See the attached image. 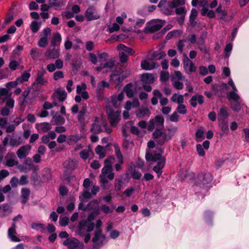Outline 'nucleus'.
Returning <instances> with one entry per match:
<instances>
[{"instance_id":"f257e3e1","label":"nucleus","mask_w":249,"mask_h":249,"mask_svg":"<svg viewBox=\"0 0 249 249\" xmlns=\"http://www.w3.org/2000/svg\"><path fill=\"white\" fill-rule=\"evenodd\" d=\"M115 160V159L113 157H110L105 160L104 167L100 175V182L104 189H107L111 186V184L108 183L107 179L112 180L114 178V174L112 172V164L114 163Z\"/></svg>"},{"instance_id":"f03ea898","label":"nucleus","mask_w":249,"mask_h":249,"mask_svg":"<svg viewBox=\"0 0 249 249\" xmlns=\"http://www.w3.org/2000/svg\"><path fill=\"white\" fill-rule=\"evenodd\" d=\"M228 84L232 89L231 91H229L227 94V98L231 104V107L234 111H239L243 105L242 100L237 93L238 89L231 78H229Z\"/></svg>"},{"instance_id":"7ed1b4c3","label":"nucleus","mask_w":249,"mask_h":249,"mask_svg":"<svg viewBox=\"0 0 249 249\" xmlns=\"http://www.w3.org/2000/svg\"><path fill=\"white\" fill-rule=\"evenodd\" d=\"M159 153L153 154L152 153H147L145 155L146 160L148 161L157 162V165L153 167V170L158 174L159 177L162 174V169L165 165V160L161 156V149H158Z\"/></svg>"},{"instance_id":"20e7f679","label":"nucleus","mask_w":249,"mask_h":249,"mask_svg":"<svg viewBox=\"0 0 249 249\" xmlns=\"http://www.w3.org/2000/svg\"><path fill=\"white\" fill-rule=\"evenodd\" d=\"M177 128L174 127L169 129L170 135H168L166 133L162 132L160 130H156L153 134V137L156 142L160 145H162L166 141L170 140L177 131Z\"/></svg>"},{"instance_id":"39448f33","label":"nucleus","mask_w":249,"mask_h":249,"mask_svg":"<svg viewBox=\"0 0 249 249\" xmlns=\"http://www.w3.org/2000/svg\"><path fill=\"white\" fill-rule=\"evenodd\" d=\"M93 123L90 128V131L94 134L99 133L102 131V127H104L106 131L109 134L112 132L111 128L107 127L104 121L99 118L95 117L93 120Z\"/></svg>"},{"instance_id":"423d86ee","label":"nucleus","mask_w":249,"mask_h":249,"mask_svg":"<svg viewBox=\"0 0 249 249\" xmlns=\"http://www.w3.org/2000/svg\"><path fill=\"white\" fill-rule=\"evenodd\" d=\"M106 111L111 126H116L121 119V111H115L108 106H107Z\"/></svg>"},{"instance_id":"0eeeda50","label":"nucleus","mask_w":249,"mask_h":249,"mask_svg":"<svg viewBox=\"0 0 249 249\" xmlns=\"http://www.w3.org/2000/svg\"><path fill=\"white\" fill-rule=\"evenodd\" d=\"M164 119L161 116H157L155 119H151L148 125V129L150 131H153L154 128L156 130H160L163 128Z\"/></svg>"},{"instance_id":"6e6552de","label":"nucleus","mask_w":249,"mask_h":249,"mask_svg":"<svg viewBox=\"0 0 249 249\" xmlns=\"http://www.w3.org/2000/svg\"><path fill=\"white\" fill-rule=\"evenodd\" d=\"M63 245L69 249H84V244L75 238H68L63 242Z\"/></svg>"},{"instance_id":"1a4fd4ad","label":"nucleus","mask_w":249,"mask_h":249,"mask_svg":"<svg viewBox=\"0 0 249 249\" xmlns=\"http://www.w3.org/2000/svg\"><path fill=\"white\" fill-rule=\"evenodd\" d=\"M164 22L162 20H155L151 21L143 30L144 33H154L160 30Z\"/></svg>"},{"instance_id":"9d476101","label":"nucleus","mask_w":249,"mask_h":249,"mask_svg":"<svg viewBox=\"0 0 249 249\" xmlns=\"http://www.w3.org/2000/svg\"><path fill=\"white\" fill-rule=\"evenodd\" d=\"M212 180V176L209 173H201L198 175L197 185L201 187H205Z\"/></svg>"},{"instance_id":"9b49d317","label":"nucleus","mask_w":249,"mask_h":249,"mask_svg":"<svg viewBox=\"0 0 249 249\" xmlns=\"http://www.w3.org/2000/svg\"><path fill=\"white\" fill-rule=\"evenodd\" d=\"M86 228V231L88 232L92 231L94 228V223L90 222V221H81L79 222L78 227V233L82 235L83 234V233L85 231Z\"/></svg>"},{"instance_id":"f8f14e48","label":"nucleus","mask_w":249,"mask_h":249,"mask_svg":"<svg viewBox=\"0 0 249 249\" xmlns=\"http://www.w3.org/2000/svg\"><path fill=\"white\" fill-rule=\"evenodd\" d=\"M18 168L21 172L27 173L32 169L37 170L38 167L37 165H35L33 164L32 160L29 159V160H25L22 165L18 166Z\"/></svg>"},{"instance_id":"ddd939ff","label":"nucleus","mask_w":249,"mask_h":249,"mask_svg":"<svg viewBox=\"0 0 249 249\" xmlns=\"http://www.w3.org/2000/svg\"><path fill=\"white\" fill-rule=\"evenodd\" d=\"M5 101V106L1 110V115L3 116L9 115L10 113L12 111L14 106V100L10 97H8Z\"/></svg>"},{"instance_id":"4468645a","label":"nucleus","mask_w":249,"mask_h":249,"mask_svg":"<svg viewBox=\"0 0 249 249\" xmlns=\"http://www.w3.org/2000/svg\"><path fill=\"white\" fill-rule=\"evenodd\" d=\"M85 17L88 21L96 20L100 17V15L93 6H90L87 9Z\"/></svg>"},{"instance_id":"2eb2a0df","label":"nucleus","mask_w":249,"mask_h":249,"mask_svg":"<svg viewBox=\"0 0 249 249\" xmlns=\"http://www.w3.org/2000/svg\"><path fill=\"white\" fill-rule=\"evenodd\" d=\"M10 135H8L5 137L2 142L4 146H6L9 141V144L12 147L18 146L21 143V138L20 137L17 138L11 137L9 139Z\"/></svg>"},{"instance_id":"dca6fc26","label":"nucleus","mask_w":249,"mask_h":249,"mask_svg":"<svg viewBox=\"0 0 249 249\" xmlns=\"http://www.w3.org/2000/svg\"><path fill=\"white\" fill-rule=\"evenodd\" d=\"M92 242L97 246H102L106 242V237L102 233L101 230L95 231Z\"/></svg>"},{"instance_id":"f3484780","label":"nucleus","mask_w":249,"mask_h":249,"mask_svg":"<svg viewBox=\"0 0 249 249\" xmlns=\"http://www.w3.org/2000/svg\"><path fill=\"white\" fill-rule=\"evenodd\" d=\"M166 56V53L164 52L160 53L150 52L147 55L146 60H144L142 62H147V61H158L162 60Z\"/></svg>"},{"instance_id":"a211bd4d","label":"nucleus","mask_w":249,"mask_h":249,"mask_svg":"<svg viewBox=\"0 0 249 249\" xmlns=\"http://www.w3.org/2000/svg\"><path fill=\"white\" fill-rule=\"evenodd\" d=\"M126 174L128 176H130L133 179H139L142 175L138 171L136 170V166L134 164H131V165L128 168Z\"/></svg>"},{"instance_id":"6ab92c4d","label":"nucleus","mask_w":249,"mask_h":249,"mask_svg":"<svg viewBox=\"0 0 249 249\" xmlns=\"http://www.w3.org/2000/svg\"><path fill=\"white\" fill-rule=\"evenodd\" d=\"M31 149V146L26 144L20 147L17 151V155L20 159H23L27 156Z\"/></svg>"},{"instance_id":"aec40b11","label":"nucleus","mask_w":249,"mask_h":249,"mask_svg":"<svg viewBox=\"0 0 249 249\" xmlns=\"http://www.w3.org/2000/svg\"><path fill=\"white\" fill-rule=\"evenodd\" d=\"M15 154L14 153H8L6 157V165L8 167H13L18 164V161L15 160Z\"/></svg>"},{"instance_id":"412c9836","label":"nucleus","mask_w":249,"mask_h":249,"mask_svg":"<svg viewBox=\"0 0 249 249\" xmlns=\"http://www.w3.org/2000/svg\"><path fill=\"white\" fill-rule=\"evenodd\" d=\"M44 69H41L37 71V76L36 82L39 84L43 85H46L48 83V80L43 77L44 75L46 73Z\"/></svg>"},{"instance_id":"4be33fe9","label":"nucleus","mask_w":249,"mask_h":249,"mask_svg":"<svg viewBox=\"0 0 249 249\" xmlns=\"http://www.w3.org/2000/svg\"><path fill=\"white\" fill-rule=\"evenodd\" d=\"M124 94L123 92L118 95H114L111 97V103L115 108H117L120 106V102L124 99Z\"/></svg>"},{"instance_id":"5701e85b","label":"nucleus","mask_w":249,"mask_h":249,"mask_svg":"<svg viewBox=\"0 0 249 249\" xmlns=\"http://www.w3.org/2000/svg\"><path fill=\"white\" fill-rule=\"evenodd\" d=\"M53 95L58 100L62 102L66 98L67 94L63 89L59 88L55 90Z\"/></svg>"},{"instance_id":"b1692460","label":"nucleus","mask_w":249,"mask_h":249,"mask_svg":"<svg viewBox=\"0 0 249 249\" xmlns=\"http://www.w3.org/2000/svg\"><path fill=\"white\" fill-rule=\"evenodd\" d=\"M36 128L39 132H46L52 128V125L49 123H42L36 124Z\"/></svg>"},{"instance_id":"393cba45","label":"nucleus","mask_w":249,"mask_h":249,"mask_svg":"<svg viewBox=\"0 0 249 249\" xmlns=\"http://www.w3.org/2000/svg\"><path fill=\"white\" fill-rule=\"evenodd\" d=\"M203 102V96L199 94L193 96L190 100V104L193 107H196L197 104L202 105Z\"/></svg>"},{"instance_id":"a878e982","label":"nucleus","mask_w":249,"mask_h":249,"mask_svg":"<svg viewBox=\"0 0 249 249\" xmlns=\"http://www.w3.org/2000/svg\"><path fill=\"white\" fill-rule=\"evenodd\" d=\"M150 114V110L147 108H139L136 111V115L139 118L149 117Z\"/></svg>"},{"instance_id":"bb28decb","label":"nucleus","mask_w":249,"mask_h":249,"mask_svg":"<svg viewBox=\"0 0 249 249\" xmlns=\"http://www.w3.org/2000/svg\"><path fill=\"white\" fill-rule=\"evenodd\" d=\"M15 234L16 225L14 223L12 226L8 230V236L12 241L19 242L20 240L18 237L15 235Z\"/></svg>"},{"instance_id":"cd10ccee","label":"nucleus","mask_w":249,"mask_h":249,"mask_svg":"<svg viewBox=\"0 0 249 249\" xmlns=\"http://www.w3.org/2000/svg\"><path fill=\"white\" fill-rule=\"evenodd\" d=\"M126 76H124L123 73L119 75L118 74L113 73L110 75V79L114 81L117 85L119 84Z\"/></svg>"},{"instance_id":"c85d7f7f","label":"nucleus","mask_w":249,"mask_h":249,"mask_svg":"<svg viewBox=\"0 0 249 249\" xmlns=\"http://www.w3.org/2000/svg\"><path fill=\"white\" fill-rule=\"evenodd\" d=\"M124 91L125 92L126 96L129 98L133 97L135 93L134 88H133L132 84L131 83L127 84L124 87Z\"/></svg>"},{"instance_id":"c756f323","label":"nucleus","mask_w":249,"mask_h":249,"mask_svg":"<svg viewBox=\"0 0 249 249\" xmlns=\"http://www.w3.org/2000/svg\"><path fill=\"white\" fill-rule=\"evenodd\" d=\"M229 114L227 110L225 107H222L219 110L218 113V120L219 122L224 121L225 119L228 117Z\"/></svg>"},{"instance_id":"7c9ffc66","label":"nucleus","mask_w":249,"mask_h":249,"mask_svg":"<svg viewBox=\"0 0 249 249\" xmlns=\"http://www.w3.org/2000/svg\"><path fill=\"white\" fill-rule=\"evenodd\" d=\"M59 55V52L55 49L52 50L48 49L45 53V56L48 58H56Z\"/></svg>"},{"instance_id":"2f4dec72","label":"nucleus","mask_w":249,"mask_h":249,"mask_svg":"<svg viewBox=\"0 0 249 249\" xmlns=\"http://www.w3.org/2000/svg\"><path fill=\"white\" fill-rule=\"evenodd\" d=\"M142 81L146 84H151L154 81L153 76L151 74L145 73L141 76Z\"/></svg>"},{"instance_id":"473e14b6","label":"nucleus","mask_w":249,"mask_h":249,"mask_svg":"<svg viewBox=\"0 0 249 249\" xmlns=\"http://www.w3.org/2000/svg\"><path fill=\"white\" fill-rule=\"evenodd\" d=\"M204 138V129L201 127L197 129L196 133V141L197 142H200L202 141Z\"/></svg>"},{"instance_id":"72a5a7b5","label":"nucleus","mask_w":249,"mask_h":249,"mask_svg":"<svg viewBox=\"0 0 249 249\" xmlns=\"http://www.w3.org/2000/svg\"><path fill=\"white\" fill-rule=\"evenodd\" d=\"M11 212L10 206L7 204H4L0 207V215L1 216H5Z\"/></svg>"},{"instance_id":"f704fd0d","label":"nucleus","mask_w":249,"mask_h":249,"mask_svg":"<svg viewBox=\"0 0 249 249\" xmlns=\"http://www.w3.org/2000/svg\"><path fill=\"white\" fill-rule=\"evenodd\" d=\"M61 41V36L58 33H54L53 35V37L51 41V44L53 46H56L60 44Z\"/></svg>"},{"instance_id":"c9c22d12","label":"nucleus","mask_w":249,"mask_h":249,"mask_svg":"<svg viewBox=\"0 0 249 249\" xmlns=\"http://www.w3.org/2000/svg\"><path fill=\"white\" fill-rule=\"evenodd\" d=\"M81 138V136L79 134L71 135L68 139L67 142L70 145L73 144L80 140Z\"/></svg>"},{"instance_id":"e433bc0d","label":"nucleus","mask_w":249,"mask_h":249,"mask_svg":"<svg viewBox=\"0 0 249 249\" xmlns=\"http://www.w3.org/2000/svg\"><path fill=\"white\" fill-rule=\"evenodd\" d=\"M183 67L185 71L188 73L194 72L196 69V67L194 63H184Z\"/></svg>"},{"instance_id":"4c0bfd02","label":"nucleus","mask_w":249,"mask_h":249,"mask_svg":"<svg viewBox=\"0 0 249 249\" xmlns=\"http://www.w3.org/2000/svg\"><path fill=\"white\" fill-rule=\"evenodd\" d=\"M113 63H102L100 67H97L96 70L97 71H101L103 72H107L108 69H110Z\"/></svg>"},{"instance_id":"58836bf2","label":"nucleus","mask_w":249,"mask_h":249,"mask_svg":"<svg viewBox=\"0 0 249 249\" xmlns=\"http://www.w3.org/2000/svg\"><path fill=\"white\" fill-rule=\"evenodd\" d=\"M63 67V63H50L48 65L47 68L50 72L54 71L56 69H60Z\"/></svg>"},{"instance_id":"ea45409f","label":"nucleus","mask_w":249,"mask_h":249,"mask_svg":"<svg viewBox=\"0 0 249 249\" xmlns=\"http://www.w3.org/2000/svg\"><path fill=\"white\" fill-rule=\"evenodd\" d=\"M115 152L118 161L120 163H124V158L121 152L120 147L118 144H114V145Z\"/></svg>"},{"instance_id":"a19ab883","label":"nucleus","mask_w":249,"mask_h":249,"mask_svg":"<svg viewBox=\"0 0 249 249\" xmlns=\"http://www.w3.org/2000/svg\"><path fill=\"white\" fill-rule=\"evenodd\" d=\"M30 193V190L27 188H23L22 189L21 196L22 199L21 202L23 204H25L27 201Z\"/></svg>"},{"instance_id":"79ce46f5","label":"nucleus","mask_w":249,"mask_h":249,"mask_svg":"<svg viewBox=\"0 0 249 249\" xmlns=\"http://www.w3.org/2000/svg\"><path fill=\"white\" fill-rule=\"evenodd\" d=\"M92 153L90 147L85 149L81 151L80 153V156L83 160H87L89 157V155Z\"/></svg>"},{"instance_id":"37998d69","label":"nucleus","mask_w":249,"mask_h":249,"mask_svg":"<svg viewBox=\"0 0 249 249\" xmlns=\"http://www.w3.org/2000/svg\"><path fill=\"white\" fill-rule=\"evenodd\" d=\"M171 100L173 102L181 104L183 102V96L178 94L175 93L173 94L171 98Z\"/></svg>"},{"instance_id":"c03bdc74","label":"nucleus","mask_w":249,"mask_h":249,"mask_svg":"<svg viewBox=\"0 0 249 249\" xmlns=\"http://www.w3.org/2000/svg\"><path fill=\"white\" fill-rule=\"evenodd\" d=\"M51 122L54 124L58 123L64 124L65 123V119L59 115L55 114L53 116Z\"/></svg>"},{"instance_id":"a18cd8bd","label":"nucleus","mask_w":249,"mask_h":249,"mask_svg":"<svg viewBox=\"0 0 249 249\" xmlns=\"http://www.w3.org/2000/svg\"><path fill=\"white\" fill-rule=\"evenodd\" d=\"M197 11L195 9H193L191 12V15L190 16V20L191 22V24L194 26L196 25V22L195 21V20L196 18V17L197 16Z\"/></svg>"},{"instance_id":"49530a36","label":"nucleus","mask_w":249,"mask_h":249,"mask_svg":"<svg viewBox=\"0 0 249 249\" xmlns=\"http://www.w3.org/2000/svg\"><path fill=\"white\" fill-rule=\"evenodd\" d=\"M185 4L184 0H173L170 2L169 6L171 8H176L179 5Z\"/></svg>"},{"instance_id":"de8ad7c7","label":"nucleus","mask_w":249,"mask_h":249,"mask_svg":"<svg viewBox=\"0 0 249 249\" xmlns=\"http://www.w3.org/2000/svg\"><path fill=\"white\" fill-rule=\"evenodd\" d=\"M144 20L143 19H139L137 22L136 23V24L134 26L135 30L134 31L135 32H136L137 33H140L142 32V31H141L140 28H141L142 25L144 23Z\"/></svg>"},{"instance_id":"09e8293b","label":"nucleus","mask_w":249,"mask_h":249,"mask_svg":"<svg viewBox=\"0 0 249 249\" xmlns=\"http://www.w3.org/2000/svg\"><path fill=\"white\" fill-rule=\"evenodd\" d=\"M86 110L87 107L86 106H84L79 112V114L78 115V120L81 123H82L84 120V115L86 113Z\"/></svg>"},{"instance_id":"8fccbe9b","label":"nucleus","mask_w":249,"mask_h":249,"mask_svg":"<svg viewBox=\"0 0 249 249\" xmlns=\"http://www.w3.org/2000/svg\"><path fill=\"white\" fill-rule=\"evenodd\" d=\"M18 81H20V78H17L16 81L6 83L5 85L6 89L9 91L12 88H15L19 83Z\"/></svg>"},{"instance_id":"3c124183","label":"nucleus","mask_w":249,"mask_h":249,"mask_svg":"<svg viewBox=\"0 0 249 249\" xmlns=\"http://www.w3.org/2000/svg\"><path fill=\"white\" fill-rule=\"evenodd\" d=\"M185 79L182 73L179 71H176L174 72V75L171 78V80H180L183 81Z\"/></svg>"},{"instance_id":"603ef678","label":"nucleus","mask_w":249,"mask_h":249,"mask_svg":"<svg viewBox=\"0 0 249 249\" xmlns=\"http://www.w3.org/2000/svg\"><path fill=\"white\" fill-rule=\"evenodd\" d=\"M5 96V98L3 99L4 101H6L8 97H11V94H9V90L6 88H0V97Z\"/></svg>"},{"instance_id":"864d4df0","label":"nucleus","mask_w":249,"mask_h":249,"mask_svg":"<svg viewBox=\"0 0 249 249\" xmlns=\"http://www.w3.org/2000/svg\"><path fill=\"white\" fill-rule=\"evenodd\" d=\"M219 125L221 128L222 132L225 134H228L229 132V126L227 122L224 121L219 122Z\"/></svg>"},{"instance_id":"5fc2aeb1","label":"nucleus","mask_w":249,"mask_h":249,"mask_svg":"<svg viewBox=\"0 0 249 249\" xmlns=\"http://www.w3.org/2000/svg\"><path fill=\"white\" fill-rule=\"evenodd\" d=\"M105 149L103 147L98 145L95 149L96 153L99 156L100 158H102L105 157Z\"/></svg>"},{"instance_id":"6e6d98bb","label":"nucleus","mask_w":249,"mask_h":249,"mask_svg":"<svg viewBox=\"0 0 249 249\" xmlns=\"http://www.w3.org/2000/svg\"><path fill=\"white\" fill-rule=\"evenodd\" d=\"M198 45L199 49L203 53L207 52V49L206 47L204 44L203 39L202 37L199 38V40L197 43Z\"/></svg>"},{"instance_id":"4d7b16f0","label":"nucleus","mask_w":249,"mask_h":249,"mask_svg":"<svg viewBox=\"0 0 249 249\" xmlns=\"http://www.w3.org/2000/svg\"><path fill=\"white\" fill-rule=\"evenodd\" d=\"M156 63H141V67L145 70H151L155 67Z\"/></svg>"},{"instance_id":"13d9d810","label":"nucleus","mask_w":249,"mask_h":249,"mask_svg":"<svg viewBox=\"0 0 249 249\" xmlns=\"http://www.w3.org/2000/svg\"><path fill=\"white\" fill-rule=\"evenodd\" d=\"M109 85L106 81H102L98 83L97 85V90L100 91L102 90L105 88H108Z\"/></svg>"},{"instance_id":"bf43d9fd","label":"nucleus","mask_w":249,"mask_h":249,"mask_svg":"<svg viewBox=\"0 0 249 249\" xmlns=\"http://www.w3.org/2000/svg\"><path fill=\"white\" fill-rule=\"evenodd\" d=\"M108 55L106 53H98V61H106L108 60Z\"/></svg>"},{"instance_id":"052dcab7","label":"nucleus","mask_w":249,"mask_h":249,"mask_svg":"<svg viewBox=\"0 0 249 249\" xmlns=\"http://www.w3.org/2000/svg\"><path fill=\"white\" fill-rule=\"evenodd\" d=\"M31 227L33 229L39 230L41 231H43L44 230H45L44 225L40 223H33L32 224Z\"/></svg>"},{"instance_id":"680f3d73","label":"nucleus","mask_w":249,"mask_h":249,"mask_svg":"<svg viewBox=\"0 0 249 249\" xmlns=\"http://www.w3.org/2000/svg\"><path fill=\"white\" fill-rule=\"evenodd\" d=\"M30 54L31 57L36 60L40 56V52L37 49H32L31 50Z\"/></svg>"},{"instance_id":"e2e57ef3","label":"nucleus","mask_w":249,"mask_h":249,"mask_svg":"<svg viewBox=\"0 0 249 249\" xmlns=\"http://www.w3.org/2000/svg\"><path fill=\"white\" fill-rule=\"evenodd\" d=\"M63 165L64 167L68 169V170H72L73 169L74 163L72 160H66L64 162Z\"/></svg>"},{"instance_id":"0e129e2a","label":"nucleus","mask_w":249,"mask_h":249,"mask_svg":"<svg viewBox=\"0 0 249 249\" xmlns=\"http://www.w3.org/2000/svg\"><path fill=\"white\" fill-rule=\"evenodd\" d=\"M177 112L180 114H185L187 112V109L185 105L182 104H179L177 108Z\"/></svg>"},{"instance_id":"69168bd1","label":"nucleus","mask_w":249,"mask_h":249,"mask_svg":"<svg viewBox=\"0 0 249 249\" xmlns=\"http://www.w3.org/2000/svg\"><path fill=\"white\" fill-rule=\"evenodd\" d=\"M174 87L177 89H181L183 88V84L180 80H172Z\"/></svg>"},{"instance_id":"338daca9","label":"nucleus","mask_w":249,"mask_h":249,"mask_svg":"<svg viewBox=\"0 0 249 249\" xmlns=\"http://www.w3.org/2000/svg\"><path fill=\"white\" fill-rule=\"evenodd\" d=\"M47 44L48 38L46 37H41L38 43V45L41 47H45Z\"/></svg>"},{"instance_id":"774afa93","label":"nucleus","mask_w":249,"mask_h":249,"mask_svg":"<svg viewBox=\"0 0 249 249\" xmlns=\"http://www.w3.org/2000/svg\"><path fill=\"white\" fill-rule=\"evenodd\" d=\"M169 75L168 72L165 71H162L160 76V81L162 82L167 81L169 79Z\"/></svg>"}]
</instances>
